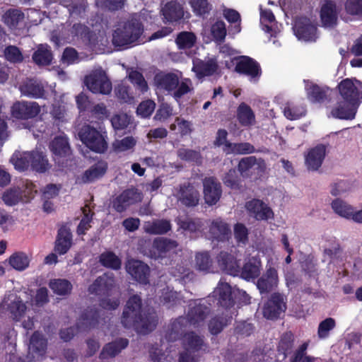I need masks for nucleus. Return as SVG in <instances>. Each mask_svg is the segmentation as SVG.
<instances>
[{"label": "nucleus", "mask_w": 362, "mask_h": 362, "mask_svg": "<svg viewBox=\"0 0 362 362\" xmlns=\"http://www.w3.org/2000/svg\"><path fill=\"white\" fill-rule=\"evenodd\" d=\"M197 269L204 272H210L213 266V260L208 252H199L195 256Z\"/></svg>", "instance_id": "3c124183"}, {"label": "nucleus", "mask_w": 362, "mask_h": 362, "mask_svg": "<svg viewBox=\"0 0 362 362\" xmlns=\"http://www.w3.org/2000/svg\"><path fill=\"white\" fill-rule=\"evenodd\" d=\"M73 245V235L66 224H63L58 229L54 241V251L59 255L66 254Z\"/></svg>", "instance_id": "aec40b11"}, {"label": "nucleus", "mask_w": 362, "mask_h": 362, "mask_svg": "<svg viewBox=\"0 0 362 362\" xmlns=\"http://www.w3.org/2000/svg\"><path fill=\"white\" fill-rule=\"evenodd\" d=\"M236 117L242 127H250L255 123V112L249 105L243 102L237 108Z\"/></svg>", "instance_id": "ea45409f"}, {"label": "nucleus", "mask_w": 362, "mask_h": 362, "mask_svg": "<svg viewBox=\"0 0 362 362\" xmlns=\"http://www.w3.org/2000/svg\"><path fill=\"white\" fill-rule=\"evenodd\" d=\"M115 286L114 276L103 274L95 279L88 287V292L91 294L109 296Z\"/></svg>", "instance_id": "c85d7f7f"}, {"label": "nucleus", "mask_w": 362, "mask_h": 362, "mask_svg": "<svg viewBox=\"0 0 362 362\" xmlns=\"http://www.w3.org/2000/svg\"><path fill=\"white\" fill-rule=\"evenodd\" d=\"M164 18L169 23L177 22L184 16L183 6L178 2H168L162 9Z\"/></svg>", "instance_id": "4c0bfd02"}, {"label": "nucleus", "mask_w": 362, "mask_h": 362, "mask_svg": "<svg viewBox=\"0 0 362 362\" xmlns=\"http://www.w3.org/2000/svg\"><path fill=\"white\" fill-rule=\"evenodd\" d=\"M158 322L156 313H142V300L139 295L129 297L121 318V322L125 328L134 327L138 333L147 334L156 329Z\"/></svg>", "instance_id": "f257e3e1"}, {"label": "nucleus", "mask_w": 362, "mask_h": 362, "mask_svg": "<svg viewBox=\"0 0 362 362\" xmlns=\"http://www.w3.org/2000/svg\"><path fill=\"white\" fill-rule=\"evenodd\" d=\"M326 156V146L318 144L310 149L305 156V163L308 170H317L322 165Z\"/></svg>", "instance_id": "7c9ffc66"}, {"label": "nucleus", "mask_w": 362, "mask_h": 362, "mask_svg": "<svg viewBox=\"0 0 362 362\" xmlns=\"http://www.w3.org/2000/svg\"><path fill=\"white\" fill-rule=\"evenodd\" d=\"M223 184L230 189H238L240 187V178L235 168L230 169L223 178Z\"/></svg>", "instance_id": "338daca9"}, {"label": "nucleus", "mask_w": 362, "mask_h": 362, "mask_svg": "<svg viewBox=\"0 0 362 362\" xmlns=\"http://www.w3.org/2000/svg\"><path fill=\"white\" fill-rule=\"evenodd\" d=\"M235 71L238 74L248 76L252 78H259L262 74L259 64L248 56H240L238 59Z\"/></svg>", "instance_id": "412c9836"}, {"label": "nucleus", "mask_w": 362, "mask_h": 362, "mask_svg": "<svg viewBox=\"0 0 362 362\" xmlns=\"http://www.w3.org/2000/svg\"><path fill=\"white\" fill-rule=\"evenodd\" d=\"M358 107L343 100L337 103L331 110V115L337 119L351 120L355 118Z\"/></svg>", "instance_id": "473e14b6"}, {"label": "nucleus", "mask_w": 362, "mask_h": 362, "mask_svg": "<svg viewBox=\"0 0 362 362\" xmlns=\"http://www.w3.org/2000/svg\"><path fill=\"white\" fill-rule=\"evenodd\" d=\"M336 327V321L332 317H327L320 322L317 328V336L324 339L329 337V332Z\"/></svg>", "instance_id": "bf43d9fd"}, {"label": "nucleus", "mask_w": 362, "mask_h": 362, "mask_svg": "<svg viewBox=\"0 0 362 362\" xmlns=\"http://www.w3.org/2000/svg\"><path fill=\"white\" fill-rule=\"evenodd\" d=\"M129 340L124 338L117 339L112 342L106 344L100 354L102 360L113 358L119 354L122 350L127 347Z\"/></svg>", "instance_id": "e433bc0d"}, {"label": "nucleus", "mask_w": 362, "mask_h": 362, "mask_svg": "<svg viewBox=\"0 0 362 362\" xmlns=\"http://www.w3.org/2000/svg\"><path fill=\"white\" fill-rule=\"evenodd\" d=\"M308 341H304L296 350L295 336L291 331L284 332L277 344V351L283 355V359L288 358L289 362H315V358L307 355Z\"/></svg>", "instance_id": "7ed1b4c3"}, {"label": "nucleus", "mask_w": 362, "mask_h": 362, "mask_svg": "<svg viewBox=\"0 0 362 362\" xmlns=\"http://www.w3.org/2000/svg\"><path fill=\"white\" fill-rule=\"evenodd\" d=\"M144 33L141 21L132 18L117 28L112 34V43L116 47L130 45L139 40Z\"/></svg>", "instance_id": "20e7f679"}, {"label": "nucleus", "mask_w": 362, "mask_h": 362, "mask_svg": "<svg viewBox=\"0 0 362 362\" xmlns=\"http://www.w3.org/2000/svg\"><path fill=\"white\" fill-rule=\"evenodd\" d=\"M332 208L339 216L354 221V209L341 199H336L332 202Z\"/></svg>", "instance_id": "37998d69"}, {"label": "nucleus", "mask_w": 362, "mask_h": 362, "mask_svg": "<svg viewBox=\"0 0 362 362\" xmlns=\"http://www.w3.org/2000/svg\"><path fill=\"white\" fill-rule=\"evenodd\" d=\"M187 326V318L180 316L171 321L165 334V339L168 342H175L179 339L182 340L183 334L186 332Z\"/></svg>", "instance_id": "c756f323"}, {"label": "nucleus", "mask_w": 362, "mask_h": 362, "mask_svg": "<svg viewBox=\"0 0 362 362\" xmlns=\"http://www.w3.org/2000/svg\"><path fill=\"white\" fill-rule=\"evenodd\" d=\"M23 19L24 13L21 10L15 8L8 10L4 16V23L10 28H16Z\"/></svg>", "instance_id": "de8ad7c7"}, {"label": "nucleus", "mask_w": 362, "mask_h": 362, "mask_svg": "<svg viewBox=\"0 0 362 362\" xmlns=\"http://www.w3.org/2000/svg\"><path fill=\"white\" fill-rule=\"evenodd\" d=\"M341 98L358 107L362 103V82L356 78L343 79L337 86Z\"/></svg>", "instance_id": "6e6552de"}, {"label": "nucleus", "mask_w": 362, "mask_h": 362, "mask_svg": "<svg viewBox=\"0 0 362 362\" xmlns=\"http://www.w3.org/2000/svg\"><path fill=\"white\" fill-rule=\"evenodd\" d=\"M99 262L105 268L112 270H119L122 266V261L113 252H104L99 256Z\"/></svg>", "instance_id": "c03bdc74"}, {"label": "nucleus", "mask_w": 362, "mask_h": 362, "mask_svg": "<svg viewBox=\"0 0 362 362\" xmlns=\"http://www.w3.org/2000/svg\"><path fill=\"white\" fill-rule=\"evenodd\" d=\"M126 270L132 277L142 284L149 283L150 268L143 262L137 259H129L126 263Z\"/></svg>", "instance_id": "a211bd4d"}, {"label": "nucleus", "mask_w": 362, "mask_h": 362, "mask_svg": "<svg viewBox=\"0 0 362 362\" xmlns=\"http://www.w3.org/2000/svg\"><path fill=\"white\" fill-rule=\"evenodd\" d=\"M211 35L217 42H223L226 36V24L223 21H217L211 25Z\"/></svg>", "instance_id": "69168bd1"}, {"label": "nucleus", "mask_w": 362, "mask_h": 362, "mask_svg": "<svg viewBox=\"0 0 362 362\" xmlns=\"http://www.w3.org/2000/svg\"><path fill=\"white\" fill-rule=\"evenodd\" d=\"M218 267L226 274L233 276H239L240 265L237 258L230 252L221 251L216 256Z\"/></svg>", "instance_id": "5701e85b"}, {"label": "nucleus", "mask_w": 362, "mask_h": 362, "mask_svg": "<svg viewBox=\"0 0 362 362\" xmlns=\"http://www.w3.org/2000/svg\"><path fill=\"white\" fill-rule=\"evenodd\" d=\"M33 60L37 65H49L52 60V52L47 48H39L33 53Z\"/></svg>", "instance_id": "6e6d98bb"}, {"label": "nucleus", "mask_w": 362, "mask_h": 362, "mask_svg": "<svg viewBox=\"0 0 362 362\" xmlns=\"http://www.w3.org/2000/svg\"><path fill=\"white\" fill-rule=\"evenodd\" d=\"M78 136L83 144L93 152L103 153L108 148L106 136L90 124L83 125Z\"/></svg>", "instance_id": "423d86ee"}, {"label": "nucleus", "mask_w": 362, "mask_h": 362, "mask_svg": "<svg viewBox=\"0 0 362 362\" xmlns=\"http://www.w3.org/2000/svg\"><path fill=\"white\" fill-rule=\"evenodd\" d=\"M245 209L249 215L257 221H268L273 219V210L268 204L259 199H252L245 203Z\"/></svg>", "instance_id": "4468645a"}, {"label": "nucleus", "mask_w": 362, "mask_h": 362, "mask_svg": "<svg viewBox=\"0 0 362 362\" xmlns=\"http://www.w3.org/2000/svg\"><path fill=\"white\" fill-rule=\"evenodd\" d=\"M172 229V225L169 220L156 219L148 221L144 225V230L150 235H163L168 233Z\"/></svg>", "instance_id": "a19ab883"}, {"label": "nucleus", "mask_w": 362, "mask_h": 362, "mask_svg": "<svg viewBox=\"0 0 362 362\" xmlns=\"http://www.w3.org/2000/svg\"><path fill=\"white\" fill-rule=\"evenodd\" d=\"M8 309L12 315L13 318L16 320H19L26 310V305L20 298L16 297V299L8 305Z\"/></svg>", "instance_id": "052dcab7"}, {"label": "nucleus", "mask_w": 362, "mask_h": 362, "mask_svg": "<svg viewBox=\"0 0 362 362\" xmlns=\"http://www.w3.org/2000/svg\"><path fill=\"white\" fill-rule=\"evenodd\" d=\"M10 265L16 270L23 271L29 266V259L23 252L14 253L9 258Z\"/></svg>", "instance_id": "5fc2aeb1"}, {"label": "nucleus", "mask_w": 362, "mask_h": 362, "mask_svg": "<svg viewBox=\"0 0 362 362\" xmlns=\"http://www.w3.org/2000/svg\"><path fill=\"white\" fill-rule=\"evenodd\" d=\"M227 146L230 148V150H228V154L235 153L244 155L258 152V151H256L255 146L248 142L228 143L227 144Z\"/></svg>", "instance_id": "8fccbe9b"}, {"label": "nucleus", "mask_w": 362, "mask_h": 362, "mask_svg": "<svg viewBox=\"0 0 362 362\" xmlns=\"http://www.w3.org/2000/svg\"><path fill=\"white\" fill-rule=\"evenodd\" d=\"M128 78L130 82L136 86L142 92L147 90V82L141 72L137 70H132L129 73Z\"/></svg>", "instance_id": "0e129e2a"}, {"label": "nucleus", "mask_w": 362, "mask_h": 362, "mask_svg": "<svg viewBox=\"0 0 362 362\" xmlns=\"http://www.w3.org/2000/svg\"><path fill=\"white\" fill-rule=\"evenodd\" d=\"M115 93L120 103H132L134 101V98L130 93V87L123 83L115 86Z\"/></svg>", "instance_id": "864d4df0"}, {"label": "nucleus", "mask_w": 362, "mask_h": 362, "mask_svg": "<svg viewBox=\"0 0 362 362\" xmlns=\"http://www.w3.org/2000/svg\"><path fill=\"white\" fill-rule=\"evenodd\" d=\"M177 223L181 229L191 233L200 231L203 227L202 220L197 218L185 217L184 218H178Z\"/></svg>", "instance_id": "a18cd8bd"}, {"label": "nucleus", "mask_w": 362, "mask_h": 362, "mask_svg": "<svg viewBox=\"0 0 362 362\" xmlns=\"http://www.w3.org/2000/svg\"><path fill=\"white\" fill-rule=\"evenodd\" d=\"M5 59L12 64H20L23 62L24 57L22 51L16 45H8L4 50Z\"/></svg>", "instance_id": "09e8293b"}, {"label": "nucleus", "mask_w": 362, "mask_h": 362, "mask_svg": "<svg viewBox=\"0 0 362 362\" xmlns=\"http://www.w3.org/2000/svg\"><path fill=\"white\" fill-rule=\"evenodd\" d=\"M204 199L206 204L215 205L221 199L222 195V187L221 182L216 177H206L203 180Z\"/></svg>", "instance_id": "2eb2a0df"}, {"label": "nucleus", "mask_w": 362, "mask_h": 362, "mask_svg": "<svg viewBox=\"0 0 362 362\" xmlns=\"http://www.w3.org/2000/svg\"><path fill=\"white\" fill-rule=\"evenodd\" d=\"M190 4L194 13L198 16L204 17L212 9V6L208 0H191Z\"/></svg>", "instance_id": "4d7b16f0"}, {"label": "nucleus", "mask_w": 362, "mask_h": 362, "mask_svg": "<svg viewBox=\"0 0 362 362\" xmlns=\"http://www.w3.org/2000/svg\"><path fill=\"white\" fill-rule=\"evenodd\" d=\"M214 296L217 300L218 305L226 309V312L215 315L208 323L209 332L213 335H217L231 322L232 315L228 309L233 307L235 301L232 296L231 286L227 283L219 284L214 291Z\"/></svg>", "instance_id": "f03ea898"}, {"label": "nucleus", "mask_w": 362, "mask_h": 362, "mask_svg": "<svg viewBox=\"0 0 362 362\" xmlns=\"http://www.w3.org/2000/svg\"><path fill=\"white\" fill-rule=\"evenodd\" d=\"M139 193L136 189H127L113 199L112 208L118 213H122L132 204L140 200Z\"/></svg>", "instance_id": "4be33fe9"}, {"label": "nucleus", "mask_w": 362, "mask_h": 362, "mask_svg": "<svg viewBox=\"0 0 362 362\" xmlns=\"http://www.w3.org/2000/svg\"><path fill=\"white\" fill-rule=\"evenodd\" d=\"M108 165L106 161L99 160L88 170H86L82 175V181L84 183L93 182L102 177L106 173Z\"/></svg>", "instance_id": "c9c22d12"}, {"label": "nucleus", "mask_w": 362, "mask_h": 362, "mask_svg": "<svg viewBox=\"0 0 362 362\" xmlns=\"http://www.w3.org/2000/svg\"><path fill=\"white\" fill-rule=\"evenodd\" d=\"M49 287L54 293L62 296L71 294L73 288L71 283L65 279H54L50 280Z\"/></svg>", "instance_id": "79ce46f5"}, {"label": "nucleus", "mask_w": 362, "mask_h": 362, "mask_svg": "<svg viewBox=\"0 0 362 362\" xmlns=\"http://www.w3.org/2000/svg\"><path fill=\"white\" fill-rule=\"evenodd\" d=\"M278 273L275 268L270 267L258 280L257 286L260 293H269L277 285Z\"/></svg>", "instance_id": "72a5a7b5"}, {"label": "nucleus", "mask_w": 362, "mask_h": 362, "mask_svg": "<svg viewBox=\"0 0 362 362\" xmlns=\"http://www.w3.org/2000/svg\"><path fill=\"white\" fill-rule=\"evenodd\" d=\"M84 81L87 88L93 93L107 95L112 90V83L102 68L93 70L85 77Z\"/></svg>", "instance_id": "1a4fd4ad"}, {"label": "nucleus", "mask_w": 362, "mask_h": 362, "mask_svg": "<svg viewBox=\"0 0 362 362\" xmlns=\"http://www.w3.org/2000/svg\"><path fill=\"white\" fill-rule=\"evenodd\" d=\"M218 69L219 66L215 57H209L207 60L199 58L192 59V71L198 79L214 76L218 72Z\"/></svg>", "instance_id": "dca6fc26"}, {"label": "nucleus", "mask_w": 362, "mask_h": 362, "mask_svg": "<svg viewBox=\"0 0 362 362\" xmlns=\"http://www.w3.org/2000/svg\"><path fill=\"white\" fill-rule=\"evenodd\" d=\"M286 310V303L279 293H274L264 304L263 315L268 320H276Z\"/></svg>", "instance_id": "ddd939ff"}, {"label": "nucleus", "mask_w": 362, "mask_h": 362, "mask_svg": "<svg viewBox=\"0 0 362 362\" xmlns=\"http://www.w3.org/2000/svg\"><path fill=\"white\" fill-rule=\"evenodd\" d=\"M234 238L238 245H245L248 242L249 231L242 223H237L233 227Z\"/></svg>", "instance_id": "680f3d73"}, {"label": "nucleus", "mask_w": 362, "mask_h": 362, "mask_svg": "<svg viewBox=\"0 0 362 362\" xmlns=\"http://www.w3.org/2000/svg\"><path fill=\"white\" fill-rule=\"evenodd\" d=\"M195 35L192 33L182 32L177 38L176 43L180 48H191L195 43Z\"/></svg>", "instance_id": "e2e57ef3"}, {"label": "nucleus", "mask_w": 362, "mask_h": 362, "mask_svg": "<svg viewBox=\"0 0 362 362\" xmlns=\"http://www.w3.org/2000/svg\"><path fill=\"white\" fill-rule=\"evenodd\" d=\"M181 345L184 350L196 354H206L209 351V346L206 342L204 336L194 331H188L183 334Z\"/></svg>", "instance_id": "9d476101"}, {"label": "nucleus", "mask_w": 362, "mask_h": 362, "mask_svg": "<svg viewBox=\"0 0 362 362\" xmlns=\"http://www.w3.org/2000/svg\"><path fill=\"white\" fill-rule=\"evenodd\" d=\"M344 8L346 12L351 16H362V0H346Z\"/></svg>", "instance_id": "774afa93"}, {"label": "nucleus", "mask_w": 362, "mask_h": 362, "mask_svg": "<svg viewBox=\"0 0 362 362\" xmlns=\"http://www.w3.org/2000/svg\"><path fill=\"white\" fill-rule=\"evenodd\" d=\"M305 110L298 105H292L286 103L284 108V116L290 120H296L305 115Z\"/></svg>", "instance_id": "13d9d810"}, {"label": "nucleus", "mask_w": 362, "mask_h": 362, "mask_svg": "<svg viewBox=\"0 0 362 362\" xmlns=\"http://www.w3.org/2000/svg\"><path fill=\"white\" fill-rule=\"evenodd\" d=\"M49 148L56 165L61 170L71 165L73 160V151L69 138L66 135L55 136L49 143Z\"/></svg>", "instance_id": "39448f33"}, {"label": "nucleus", "mask_w": 362, "mask_h": 362, "mask_svg": "<svg viewBox=\"0 0 362 362\" xmlns=\"http://www.w3.org/2000/svg\"><path fill=\"white\" fill-rule=\"evenodd\" d=\"M177 197L180 202L186 206H195L199 204V193L190 182L180 185Z\"/></svg>", "instance_id": "cd10ccee"}, {"label": "nucleus", "mask_w": 362, "mask_h": 362, "mask_svg": "<svg viewBox=\"0 0 362 362\" xmlns=\"http://www.w3.org/2000/svg\"><path fill=\"white\" fill-rule=\"evenodd\" d=\"M261 270L262 262L259 257H248L245 259L243 266L240 267L239 276L249 281L257 279L260 275Z\"/></svg>", "instance_id": "b1692460"}, {"label": "nucleus", "mask_w": 362, "mask_h": 362, "mask_svg": "<svg viewBox=\"0 0 362 362\" xmlns=\"http://www.w3.org/2000/svg\"><path fill=\"white\" fill-rule=\"evenodd\" d=\"M102 310L95 307H88L81 315L76 323L78 331H87L98 327L102 320ZM103 313H104L103 311Z\"/></svg>", "instance_id": "f3484780"}, {"label": "nucleus", "mask_w": 362, "mask_h": 362, "mask_svg": "<svg viewBox=\"0 0 362 362\" xmlns=\"http://www.w3.org/2000/svg\"><path fill=\"white\" fill-rule=\"evenodd\" d=\"M69 32L73 39L80 40L86 45L95 44L97 39L95 33L87 25L81 23H74Z\"/></svg>", "instance_id": "2f4dec72"}, {"label": "nucleus", "mask_w": 362, "mask_h": 362, "mask_svg": "<svg viewBox=\"0 0 362 362\" xmlns=\"http://www.w3.org/2000/svg\"><path fill=\"white\" fill-rule=\"evenodd\" d=\"M19 89L22 95L32 98H43L46 93L44 84L35 78H26Z\"/></svg>", "instance_id": "393cba45"}, {"label": "nucleus", "mask_w": 362, "mask_h": 362, "mask_svg": "<svg viewBox=\"0 0 362 362\" xmlns=\"http://www.w3.org/2000/svg\"><path fill=\"white\" fill-rule=\"evenodd\" d=\"M293 30L299 40L315 42L317 38L316 25L307 17H299L295 21Z\"/></svg>", "instance_id": "9b49d317"}, {"label": "nucleus", "mask_w": 362, "mask_h": 362, "mask_svg": "<svg viewBox=\"0 0 362 362\" xmlns=\"http://www.w3.org/2000/svg\"><path fill=\"white\" fill-rule=\"evenodd\" d=\"M210 311V308L204 304H195L194 306L189 308L185 317L187 324L189 323L193 326L199 325L205 320Z\"/></svg>", "instance_id": "f704fd0d"}, {"label": "nucleus", "mask_w": 362, "mask_h": 362, "mask_svg": "<svg viewBox=\"0 0 362 362\" xmlns=\"http://www.w3.org/2000/svg\"><path fill=\"white\" fill-rule=\"evenodd\" d=\"M40 112V107L36 102H16L12 106V115L19 119L35 117Z\"/></svg>", "instance_id": "6ab92c4d"}, {"label": "nucleus", "mask_w": 362, "mask_h": 362, "mask_svg": "<svg viewBox=\"0 0 362 362\" xmlns=\"http://www.w3.org/2000/svg\"><path fill=\"white\" fill-rule=\"evenodd\" d=\"M320 20L325 28H334L337 24L338 11L336 4L331 0H325L320 12Z\"/></svg>", "instance_id": "bb28decb"}, {"label": "nucleus", "mask_w": 362, "mask_h": 362, "mask_svg": "<svg viewBox=\"0 0 362 362\" xmlns=\"http://www.w3.org/2000/svg\"><path fill=\"white\" fill-rule=\"evenodd\" d=\"M327 90L313 83L307 88L308 98L313 103H322L327 100Z\"/></svg>", "instance_id": "49530a36"}, {"label": "nucleus", "mask_w": 362, "mask_h": 362, "mask_svg": "<svg viewBox=\"0 0 362 362\" xmlns=\"http://www.w3.org/2000/svg\"><path fill=\"white\" fill-rule=\"evenodd\" d=\"M52 167L45 153L42 151H30V168L33 171L44 173Z\"/></svg>", "instance_id": "58836bf2"}, {"label": "nucleus", "mask_w": 362, "mask_h": 362, "mask_svg": "<svg viewBox=\"0 0 362 362\" xmlns=\"http://www.w3.org/2000/svg\"><path fill=\"white\" fill-rule=\"evenodd\" d=\"M153 81L156 88L160 90L171 93L178 86L179 77L175 73L160 71L154 76Z\"/></svg>", "instance_id": "a878e982"}, {"label": "nucleus", "mask_w": 362, "mask_h": 362, "mask_svg": "<svg viewBox=\"0 0 362 362\" xmlns=\"http://www.w3.org/2000/svg\"><path fill=\"white\" fill-rule=\"evenodd\" d=\"M10 160L14 165L16 169L21 171L26 170L30 167V151L19 155L14 153Z\"/></svg>", "instance_id": "603ef678"}, {"label": "nucleus", "mask_w": 362, "mask_h": 362, "mask_svg": "<svg viewBox=\"0 0 362 362\" xmlns=\"http://www.w3.org/2000/svg\"><path fill=\"white\" fill-rule=\"evenodd\" d=\"M267 165L263 158L254 156L241 158L238 164V171L244 179L257 180L265 173Z\"/></svg>", "instance_id": "0eeeda50"}, {"label": "nucleus", "mask_w": 362, "mask_h": 362, "mask_svg": "<svg viewBox=\"0 0 362 362\" xmlns=\"http://www.w3.org/2000/svg\"><path fill=\"white\" fill-rule=\"evenodd\" d=\"M209 235L212 242H228L232 237L230 226L220 217L213 219L209 225Z\"/></svg>", "instance_id": "f8f14e48"}]
</instances>
